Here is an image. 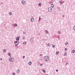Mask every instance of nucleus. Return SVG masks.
Wrapping results in <instances>:
<instances>
[{
    "label": "nucleus",
    "mask_w": 75,
    "mask_h": 75,
    "mask_svg": "<svg viewBox=\"0 0 75 75\" xmlns=\"http://www.w3.org/2000/svg\"><path fill=\"white\" fill-rule=\"evenodd\" d=\"M45 59L46 61H48L49 60V57L47 56H46L45 57Z\"/></svg>",
    "instance_id": "1"
},
{
    "label": "nucleus",
    "mask_w": 75,
    "mask_h": 75,
    "mask_svg": "<svg viewBox=\"0 0 75 75\" xmlns=\"http://www.w3.org/2000/svg\"><path fill=\"white\" fill-rule=\"evenodd\" d=\"M9 60L10 62H13V59L11 57H10L9 59Z\"/></svg>",
    "instance_id": "2"
},
{
    "label": "nucleus",
    "mask_w": 75,
    "mask_h": 75,
    "mask_svg": "<svg viewBox=\"0 0 75 75\" xmlns=\"http://www.w3.org/2000/svg\"><path fill=\"white\" fill-rule=\"evenodd\" d=\"M52 9L51 8V7H50L48 9V11L49 12H51V11H52Z\"/></svg>",
    "instance_id": "3"
},
{
    "label": "nucleus",
    "mask_w": 75,
    "mask_h": 75,
    "mask_svg": "<svg viewBox=\"0 0 75 75\" xmlns=\"http://www.w3.org/2000/svg\"><path fill=\"white\" fill-rule=\"evenodd\" d=\"M19 42V41L18 40H16V41L14 42V44H17V43H18Z\"/></svg>",
    "instance_id": "4"
},
{
    "label": "nucleus",
    "mask_w": 75,
    "mask_h": 75,
    "mask_svg": "<svg viewBox=\"0 0 75 75\" xmlns=\"http://www.w3.org/2000/svg\"><path fill=\"white\" fill-rule=\"evenodd\" d=\"M21 3L22 4H25V1L23 0L22 1Z\"/></svg>",
    "instance_id": "5"
},
{
    "label": "nucleus",
    "mask_w": 75,
    "mask_h": 75,
    "mask_svg": "<svg viewBox=\"0 0 75 75\" xmlns=\"http://www.w3.org/2000/svg\"><path fill=\"white\" fill-rule=\"evenodd\" d=\"M42 5V4L41 3V2L39 3L38 6H41Z\"/></svg>",
    "instance_id": "6"
},
{
    "label": "nucleus",
    "mask_w": 75,
    "mask_h": 75,
    "mask_svg": "<svg viewBox=\"0 0 75 75\" xmlns=\"http://www.w3.org/2000/svg\"><path fill=\"white\" fill-rule=\"evenodd\" d=\"M31 21H34V18H31Z\"/></svg>",
    "instance_id": "7"
},
{
    "label": "nucleus",
    "mask_w": 75,
    "mask_h": 75,
    "mask_svg": "<svg viewBox=\"0 0 75 75\" xmlns=\"http://www.w3.org/2000/svg\"><path fill=\"white\" fill-rule=\"evenodd\" d=\"M51 7H52V8H53V7H54V5H53V4H51Z\"/></svg>",
    "instance_id": "8"
},
{
    "label": "nucleus",
    "mask_w": 75,
    "mask_h": 75,
    "mask_svg": "<svg viewBox=\"0 0 75 75\" xmlns=\"http://www.w3.org/2000/svg\"><path fill=\"white\" fill-rule=\"evenodd\" d=\"M23 44L24 45H25V44H26V42H24L23 43Z\"/></svg>",
    "instance_id": "9"
},
{
    "label": "nucleus",
    "mask_w": 75,
    "mask_h": 75,
    "mask_svg": "<svg viewBox=\"0 0 75 75\" xmlns=\"http://www.w3.org/2000/svg\"><path fill=\"white\" fill-rule=\"evenodd\" d=\"M59 3H60V4H63V3H62V2L61 1H59Z\"/></svg>",
    "instance_id": "10"
},
{
    "label": "nucleus",
    "mask_w": 75,
    "mask_h": 75,
    "mask_svg": "<svg viewBox=\"0 0 75 75\" xmlns=\"http://www.w3.org/2000/svg\"><path fill=\"white\" fill-rule=\"evenodd\" d=\"M45 32L46 33H47V34H48V31L47 30H45Z\"/></svg>",
    "instance_id": "11"
},
{
    "label": "nucleus",
    "mask_w": 75,
    "mask_h": 75,
    "mask_svg": "<svg viewBox=\"0 0 75 75\" xmlns=\"http://www.w3.org/2000/svg\"><path fill=\"white\" fill-rule=\"evenodd\" d=\"M14 26H16V27H17V24L15 23L14 24Z\"/></svg>",
    "instance_id": "12"
},
{
    "label": "nucleus",
    "mask_w": 75,
    "mask_h": 75,
    "mask_svg": "<svg viewBox=\"0 0 75 75\" xmlns=\"http://www.w3.org/2000/svg\"><path fill=\"white\" fill-rule=\"evenodd\" d=\"M17 73H19V72H20V70H18L17 71Z\"/></svg>",
    "instance_id": "13"
},
{
    "label": "nucleus",
    "mask_w": 75,
    "mask_h": 75,
    "mask_svg": "<svg viewBox=\"0 0 75 75\" xmlns=\"http://www.w3.org/2000/svg\"><path fill=\"white\" fill-rule=\"evenodd\" d=\"M31 64H32L31 62H29L28 64H29V65H31Z\"/></svg>",
    "instance_id": "14"
},
{
    "label": "nucleus",
    "mask_w": 75,
    "mask_h": 75,
    "mask_svg": "<svg viewBox=\"0 0 75 75\" xmlns=\"http://www.w3.org/2000/svg\"><path fill=\"white\" fill-rule=\"evenodd\" d=\"M3 52H6V49H4L3 50Z\"/></svg>",
    "instance_id": "15"
},
{
    "label": "nucleus",
    "mask_w": 75,
    "mask_h": 75,
    "mask_svg": "<svg viewBox=\"0 0 75 75\" xmlns=\"http://www.w3.org/2000/svg\"><path fill=\"white\" fill-rule=\"evenodd\" d=\"M68 42H66L65 45H68Z\"/></svg>",
    "instance_id": "16"
},
{
    "label": "nucleus",
    "mask_w": 75,
    "mask_h": 75,
    "mask_svg": "<svg viewBox=\"0 0 75 75\" xmlns=\"http://www.w3.org/2000/svg\"><path fill=\"white\" fill-rule=\"evenodd\" d=\"M16 40L18 41V40H19V38L18 37H17L16 38Z\"/></svg>",
    "instance_id": "17"
},
{
    "label": "nucleus",
    "mask_w": 75,
    "mask_h": 75,
    "mask_svg": "<svg viewBox=\"0 0 75 75\" xmlns=\"http://www.w3.org/2000/svg\"><path fill=\"white\" fill-rule=\"evenodd\" d=\"M74 52H75V50H73L72 51V53H73V54H74Z\"/></svg>",
    "instance_id": "18"
},
{
    "label": "nucleus",
    "mask_w": 75,
    "mask_h": 75,
    "mask_svg": "<svg viewBox=\"0 0 75 75\" xmlns=\"http://www.w3.org/2000/svg\"><path fill=\"white\" fill-rule=\"evenodd\" d=\"M42 71H43V72H44L45 73V70H44V69H43L42 70Z\"/></svg>",
    "instance_id": "19"
},
{
    "label": "nucleus",
    "mask_w": 75,
    "mask_h": 75,
    "mask_svg": "<svg viewBox=\"0 0 75 75\" xmlns=\"http://www.w3.org/2000/svg\"><path fill=\"white\" fill-rule=\"evenodd\" d=\"M9 14L10 16H11V14H12V13L11 12H10L9 13Z\"/></svg>",
    "instance_id": "20"
},
{
    "label": "nucleus",
    "mask_w": 75,
    "mask_h": 75,
    "mask_svg": "<svg viewBox=\"0 0 75 75\" xmlns=\"http://www.w3.org/2000/svg\"><path fill=\"white\" fill-rule=\"evenodd\" d=\"M8 55L9 57H10V55H11V54L10 53H8Z\"/></svg>",
    "instance_id": "21"
},
{
    "label": "nucleus",
    "mask_w": 75,
    "mask_h": 75,
    "mask_svg": "<svg viewBox=\"0 0 75 75\" xmlns=\"http://www.w3.org/2000/svg\"><path fill=\"white\" fill-rule=\"evenodd\" d=\"M59 53V52H56V54H57V55H58V54Z\"/></svg>",
    "instance_id": "22"
},
{
    "label": "nucleus",
    "mask_w": 75,
    "mask_h": 75,
    "mask_svg": "<svg viewBox=\"0 0 75 75\" xmlns=\"http://www.w3.org/2000/svg\"><path fill=\"white\" fill-rule=\"evenodd\" d=\"M22 39L24 40H25V37H23L22 38Z\"/></svg>",
    "instance_id": "23"
},
{
    "label": "nucleus",
    "mask_w": 75,
    "mask_h": 75,
    "mask_svg": "<svg viewBox=\"0 0 75 75\" xmlns=\"http://www.w3.org/2000/svg\"><path fill=\"white\" fill-rule=\"evenodd\" d=\"M67 55V53H65L64 54V56H66Z\"/></svg>",
    "instance_id": "24"
},
{
    "label": "nucleus",
    "mask_w": 75,
    "mask_h": 75,
    "mask_svg": "<svg viewBox=\"0 0 75 75\" xmlns=\"http://www.w3.org/2000/svg\"><path fill=\"white\" fill-rule=\"evenodd\" d=\"M64 50H65V51H67V48H65L64 49Z\"/></svg>",
    "instance_id": "25"
},
{
    "label": "nucleus",
    "mask_w": 75,
    "mask_h": 75,
    "mask_svg": "<svg viewBox=\"0 0 75 75\" xmlns=\"http://www.w3.org/2000/svg\"><path fill=\"white\" fill-rule=\"evenodd\" d=\"M40 66H42V65H43V64H40Z\"/></svg>",
    "instance_id": "26"
},
{
    "label": "nucleus",
    "mask_w": 75,
    "mask_h": 75,
    "mask_svg": "<svg viewBox=\"0 0 75 75\" xmlns=\"http://www.w3.org/2000/svg\"><path fill=\"white\" fill-rule=\"evenodd\" d=\"M18 44H16L15 45L16 47H17V45H18Z\"/></svg>",
    "instance_id": "27"
},
{
    "label": "nucleus",
    "mask_w": 75,
    "mask_h": 75,
    "mask_svg": "<svg viewBox=\"0 0 75 75\" xmlns=\"http://www.w3.org/2000/svg\"><path fill=\"white\" fill-rule=\"evenodd\" d=\"M74 30L75 31V25H74Z\"/></svg>",
    "instance_id": "28"
},
{
    "label": "nucleus",
    "mask_w": 75,
    "mask_h": 75,
    "mask_svg": "<svg viewBox=\"0 0 75 75\" xmlns=\"http://www.w3.org/2000/svg\"><path fill=\"white\" fill-rule=\"evenodd\" d=\"M40 20H41V19H40V17H39V21H40Z\"/></svg>",
    "instance_id": "29"
},
{
    "label": "nucleus",
    "mask_w": 75,
    "mask_h": 75,
    "mask_svg": "<svg viewBox=\"0 0 75 75\" xmlns=\"http://www.w3.org/2000/svg\"><path fill=\"white\" fill-rule=\"evenodd\" d=\"M52 47H53V48H55V45H52Z\"/></svg>",
    "instance_id": "30"
},
{
    "label": "nucleus",
    "mask_w": 75,
    "mask_h": 75,
    "mask_svg": "<svg viewBox=\"0 0 75 75\" xmlns=\"http://www.w3.org/2000/svg\"><path fill=\"white\" fill-rule=\"evenodd\" d=\"M48 46H50V43H48Z\"/></svg>",
    "instance_id": "31"
},
{
    "label": "nucleus",
    "mask_w": 75,
    "mask_h": 75,
    "mask_svg": "<svg viewBox=\"0 0 75 75\" xmlns=\"http://www.w3.org/2000/svg\"><path fill=\"white\" fill-rule=\"evenodd\" d=\"M23 59H24L25 58V56H23Z\"/></svg>",
    "instance_id": "32"
},
{
    "label": "nucleus",
    "mask_w": 75,
    "mask_h": 75,
    "mask_svg": "<svg viewBox=\"0 0 75 75\" xmlns=\"http://www.w3.org/2000/svg\"><path fill=\"white\" fill-rule=\"evenodd\" d=\"M13 75H15V73H12Z\"/></svg>",
    "instance_id": "33"
},
{
    "label": "nucleus",
    "mask_w": 75,
    "mask_h": 75,
    "mask_svg": "<svg viewBox=\"0 0 75 75\" xmlns=\"http://www.w3.org/2000/svg\"><path fill=\"white\" fill-rule=\"evenodd\" d=\"M60 32H59V31H58V34H60Z\"/></svg>",
    "instance_id": "34"
},
{
    "label": "nucleus",
    "mask_w": 75,
    "mask_h": 75,
    "mask_svg": "<svg viewBox=\"0 0 75 75\" xmlns=\"http://www.w3.org/2000/svg\"><path fill=\"white\" fill-rule=\"evenodd\" d=\"M58 40H60V38H59V37H58Z\"/></svg>",
    "instance_id": "35"
},
{
    "label": "nucleus",
    "mask_w": 75,
    "mask_h": 75,
    "mask_svg": "<svg viewBox=\"0 0 75 75\" xmlns=\"http://www.w3.org/2000/svg\"><path fill=\"white\" fill-rule=\"evenodd\" d=\"M42 54H40V56H42Z\"/></svg>",
    "instance_id": "36"
},
{
    "label": "nucleus",
    "mask_w": 75,
    "mask_h": 75,
    "mask_svg": "<svg viewBox=\"0 0 75 75\" xmlns=\"http://www.w3.org/2000/svg\"><path fill=\"white\" fill-rule=\"evenodd\" d=\"M51 2L53 3V0H52L51 1Z\"/></svg>",
    "instance_id": "37"
},
{
    "label": "nucleus",
    "mask_w": 75,
    "mask_h": 75,
    "mask_svg": "<svg viewBox=\"0 0 75 75\" xmlns=\"http://www.w3.org/2000/svg\"><path fill=\"white\" fill-rule=\"evenodd\" d=\"M56 72H58V70L57 69L56 70Z\"/></svg>",
    "instance_id": "38"
},
{
    "label": "nucleus",
    "mask_w": 75,
    "mask_h": 75,
    "mask_svg": "<svg viewBox=\"0 0 75 75\" xmlns=\"http://www.w3.org/2000/svg\"><path fill=\"white\" fill-rule=\"evenodd\" d=\"M68 64V62H67L66 63V64Z\"/></svg>",
    "instance_id": "39"
},
{
    "label": "nucleus",
    "mask_w": 75,
    "mask_h": 75,
    "mask_svg": "<svg viewBox=\"0 0 75 75\" xmlns=\"http://www.w3.org/2000/svg\"><path fill=\"white\" fill-rule=\"evenodd\" d=\"M23 34H25V32H23Z\"/></svg>",
    "instance_id": "40"
},
{
    "label": "nucleus",
    "mask_w": 75,
    "mask_h": 75,
    "mask_svg": "<svg viewBox=\"0 0 75 75\" xmlns=\"http://www.w3.org/2000/svg\"><path fill=\"white\" fill-rule=\"evenodd\" d=\"M64 15H63V17H64Z\"/></svg>",
    "instance_id": "41"
},
{
    "label": "nucleus",
    "mask_w": 75,
    "mask_h": 75,
    "mask_svg": "<svg viewBox=\"0 0 75 75\" xmlns=\"http://www.w3.org/2000/svg\"><path fill=\"white\" fill-rule=\"evenodd\" d=\"M0 60H1V61H2V58Z\"/></svg>",
    "instance_id": "42"
},
{
    "label": "nucleus",
    "mask_w": 75,
    "mask_h": 75,
    "mask_svg": "<svg viewBox=\"0 0 75 75\" xmlns=\"http://www.w3.org/2000/svg\"><path fill=\"white\" fill-rule=\"evenodd\" d=\"M46 75H48V74H47Z\"/></svg>",
    "instance_id": "43"
},
{
    "label": "nucleus",
    "mask_w": 75,
    "mask_h": 75,
    "mask_svg": "<svg viewBox=\"0 0 75 75\" xmlns=\"http://www.w3.org/2000/svg\"><path fill=\"white\" fill-rule=\"evenodd\" d=\"M37 75H39V74H37Z\"/></svg>",
    "instance_id": "44"
}]
</instances>
